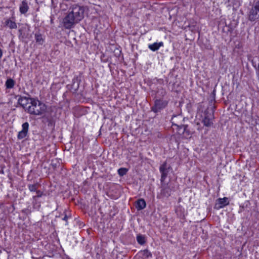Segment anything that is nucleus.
I'll list each match as a JSON object with an SVG mask.
<instances>
[{"label":"nucleus","mask_w":259,"mask_h":259,"mask_svg":"<svg viewBox=\"0 0 259 259\" xmlns=\"http://www.w3.org/2000/svg\"><path fill=\"white\" fill-rule=\"evenodd\" d=\"M18 103L26 112L31 115L41 116L47 111L45 104L33 98L21 97L18 99Z\"/></svg>","instance_id":"1"},{"label":"nucleus","mask_w":259,"mask_h":259,"mask_svg":"<svg viewBox=\"0 0 259 259\" xmlns=\"http://www.w3.org/2000/svg\"><path fill=\"white\" fill-rule=\"evenodd\" d=\"M84 8L77 4L72 5L66 13L62 20L65 29H70L84 17Z\"/></svg>","instance_id":"2"},{"label":"nucleus","mask_w":259,"mask_h":259,"mask_svg":"<svg viewBox=\"0 0 259 259\" xmlns=\"http://www.w3.org/2000/svg\"><path fill=\"white\" fill-rule=\"evenodd\" d=\"M259 18V8L255 4L252 6L248 14V20L254 21Z\"/></svg>","instance_id":"3"},{"label":"nucleus","mask_w":259,"mask_h":259,"mask_svg":"<svg viewBox=\"0 0 259 259\" xmlns=\"http://www.w3.org/2000/svg\"><path fill=\"white\" fill-rule=\"evenodd\" d=\"M4 26L10 29H17V25L14 14L12 15L11 18L5 19Z\"/></svg>","instance_id":"4"},{"label":"nucleus","mask_w":259,"mask_h":259,"mask_svg":"<svg viewBox=\"0 0 259 259\" xmlns=\"http://www.w3.org/2000/svg\"><path fill=\"white\" fill-rule=\"evenodd\" d=\"M167 105L166 101L162 100H156L155 101L154 106L152 107V111L154 112H157L161 109L165 108Z\"/></svg>","instance_id":"5"},{"label":"nucleus","mask_w":259,"mask_h":259,"mask_svg":"<svg viewBox=\"0 0 259 259\" xmlns=\"http://www.w3.org/2000/svg\"><path fill=\"white\" fill-rule=\"evenodd\" d=\"M22 130L19 132L17 138L18 139L21 140L25 138L27 135L29 123L27 122L24 123L22 125Z\"/></svg>","instance_id":"6"},{"label":"nucleus","mask_w":259,"mask_h":259,"mask_svg":"<svg viewBox=\"0 0 259 259\" xmlns=\"http://www.w3.org/2000/svg\"><path fill=\"white\" fill-rule=\"evenodd\" d=\"M229 202L227 197H224L223 198H219L217 200V202L215 204L214 208L217 209L222 208L225 206L228 205Z\"/></svg>","instance_id":"7"},{"label":"nucleus","mask_w":259,"mask_h":259,"mask_svg":"<svg viewBox=\"0 0 259 259\" xmlns=\"http://www.w3.org/2000/svg\"><path fill=\"white\" fill-rule=\"evenodd\" d=\"M159 170L161 173V181L163 182L167 176L168 170L167 167V163L164 162L162 165H160Z\"/></svg>","instance_id":"8"},{"label":"nucleus","mask_w":259,"mask_h":259,"mask_svg":"<svg viewBox=\"0 0 259 259\" xmlns=\"http://www.w3.org/2000/svg\"><path fill=\"white\" fill-rule=\"evenodd\" d=\"M36 42L39 45H42L45 42V38L44 36L40 32H36L34 34Z\"/></svg>","instance_id":"9"},{"label":"nucleus","mask_w":259,"mask_h":259,"mask_svg":"<svg viewBox=\"0 0 259 259\" xmlns=\"http://www.w3.org/2000/svg\"><path fill=\"white\" fill-rule=\"evenodd\" d=\"M171 195V189L168 187H163L160 194V197H168Z\"/></svg>","instance_id":"10"},{"label":"nucleus","mask_w":259,"mask_h":259,"mask_svg":"<svg viewBox=\"0 0 259 259\" xmlns=\"http://www.w3.org/2000/svg\"><path fill=\"white\" fill-rule=\"evenodd\" d=\"M176 213L177 216L181 219H184L185 217V211L184 207L179 205L176 208Z\"/></svg>","instance_id":"11"},{"label":"nucleus","mask_w":259,"mask_h":259,"mask_svg":"<svg viewBox=\"0 0 259 259\" xmlns=\"http://www.w3.org/2000/svg\"><path fill=\"white\" fill-rule=\"evenodd\" d=\"M146 203L143 199H139L136 202V207L138 210H142L146 207Z\"/></svg>","instance_id":"12"},{"label":"nucleus","mask_w":259,"mask_h":259,"mask_svg":"<svg viewBox=\"0 0 259 259\" xmlns=\"http://www.w3.org/2000/svg\"><path fill=\"white\" fill-rule=\"evenodd\" d=\"M29 9L27 3L26 1H22L20 6L19 11L21 14H25L26 13Z\"/></svg>","instance_id":"13"},{"label":"nucleus","mask_w":259,"mask_h":259,"mask_svg":"<svg viewBox=\"0 0 259 259\" xmlns=\"http://www.w3.org/2000/svg\"><path fill=\"white\" fill-rule=\"evenodd\" d=\"M202 123L206 126H210L212 124V118L208 115H205L204 118L203 119Z\"/></svg>","instance_id":"14"},{"label":"nucleus","mask_w":259,"mask_h":259,"mask_svg":"<svg viewBox=\"0 0 259 259\" xmlns=\"http://www.w3.org/2000/svg\"><path fill=\"white\" fill-rule=\"evenodd\" d=\"M163 45L162 42H160L159 43L154 42L152 44L149 45V48L153 51H155L158 50L160 47L163 46Z\"/></svg>","instance_id":"15"},{"label":"nucleus","mask_w":259,"mask_h":259,"mask_svg":"<svg viewBox=\"0 0 259 259\" xmlns=\"http://www.w3.org/2000/svg\"><path fill=\"white\" fill-rule=\"evenodd\" d=\"M40 184L36 182L35 183H34L33 184H29L28 185V189L31 192H36L38 188L40 187Z\"/></svg>","instance_id":"16"},{"label":"nucleus","mask_w":259,"mask_h":259,"mask_svg":"<svg viewBox=\"0 0 259 259\" xmlns=\"http://www.w3.org/2000/svg\"><path fill=\"white\" fill-rule=\"evenodd\" d=\"M137 241L140 245H143L146 243V237L144 235L138 234L137 236Z\"/></svg>","instance_id":"17"},{"label":"nucleus","mask_w":259,"mask_h":259,"mask_svg":"<svg viewBox=\"0 0 259 259\" xmlns=\"http://www.w3.org/2000/svg\"><path fill=\"white\" fill-rule=\"evenodd\" d=\"M15 85V81L11 78L8 79L6 82V86L8 89H12Z\"/></svg>","instance_id":"18"},{"label":"nucleus","mask_w":259,"mask_h":259,"mask_svg":"<svg viewBox=\"0 0 259 259\" xmlns=\"http://www.w3.org/2000/svg\"><path fill=\"white\" fill-rule=\"evenodd\" d=\"M187 125L186 126H183L181 127V129L183 128V132L184 134V136L186 138H187V137L191 136V134H190L189 132V131L187 129Z\"/></svg>","instance_id":"19"},{"label":"nucleus","mask_w":259,"mask_h":259,"mask_svg":"<svg viewBox=\"0 0 259 259\" xmlns=\"http://www.w3.org/2000/svg\"><path fill=\"white\" fill-rule=\"evenodd\" d=\"M143 255L145 257L149 258L152 257L151 253L148 250H144L143 251Z\"/></svg>","instance_id":"20"},{"label":"nucleus","mask_w":259,"mask_h":259,"mask_svg":"<svg viewBox=\"0 0 259 259\" xmlns=\"http://www.w3.org/2000/svg\"><path fill=\"white\" fill-rule=\"evenodd\" d=\"M127 169L125 168H120L118 170V173L120 176H123L125 175Z\"/></svg>","instance_id":"21"},{"label":"nucleus","mask_w":259,"mask_h":259,"mask_svg":"<svg viewBox=\"0 0 259 259\" xmlns=\"http://www.w3.org/2000/svg\"><path fill=\"white\" fill-rule=\"evenodd\" d=\"M36 195L33 197L34 200H36V198L41 197L44 194L43 192L38 190L36 191Z\"/></svg>","instance_id":"22"},{"label":"nucleus","mask_w":259,"mask_h":259,"mask_svg":"<svg viewBox=\"0 0 259 259\" xmlns=\"http://www.w3.org/2000/svg\"><path fill=\"white\" fill-rule=\"evenodd\" d=\"M68 219V217L66 214H65V216L64 217V218H63V220L65 221H67Z\"/></svg>","instance_id":"23"},{"label":"nucleus","mask_w":259,"mask_h":259,"mask_svg":"<svg viewBox=\"0 0 259 259\" xmlns=\"http://www.w3.org/2000/svg\"><path fill=\"white\" fill-rule=\"evenodd\" d=\"M3 51L0 48V59L2 58V56H3Z\"/></svg>","instance_id":"24"},{"label":"nucleus","mask_w":259,"mask_h":259,"mask_svg":"<svg viewBox=\"0 0 259 259\" xmlns=\"http://www.w3.org/2000/svg\"><path fill=\"white\" fill-rule=\"evenodd\" d=\"M256 6L259 8V1H257L255 4Z\"/></svg>","instance_id":"25"}]
</instances>
